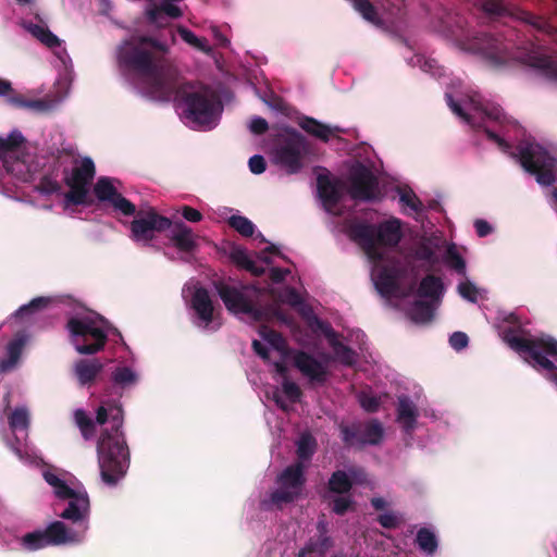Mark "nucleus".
<instances>
[{
	"mask_svg": "<svg viewBox=\"0 0 557 557\" xmlns=\"http://www.w3.org/2000/svg\"><path fill=\"white\" fill-rule=\"evenodd\" d=\"M172 226V221L159 214L153 208L148 211H139L131 222V237L136 243L148 245L156 238V233H161Z\"/></svg>",
	"mask_w": 557,
	"mask_h": 557,
	"instance_id": "f8f14e48",
	"label": "nucleus"
},
{
	"mask_svg": "<svg viewBox=\"0 0 557 557\" xmlns=\"http://www.w3.org/2000/svg\"><path fill=\"white\" fill-rule=\"evenodd\" d=\"M308 325L313 331H320L325 336L327 342L332 337H334L335 334H337V332L332 327V325L329 322L321 320L319 317H317L314 314H312L308 319Z\"/></svg>",
	"mask_w": 557,
	"mask_h": 557,
	"instance_id": "603ef678",
	"label": "nucleus"
},
{
	"mask_svg": "<svg viewBox=\"0 0 557 557\" xmlns=\"http://www.w3.org/2000/svg\"><path fill=\"white\" fill-rule=\"evenodd\" d=\"M437 305L426 300H416L410 310L409 317L416 323H428L434 318V311Z\"/></svg>",
	"mask_w": 557,
	"mask_h": 557,
	"instance_id": "473e14b6",
	"label": "nucleus"
},
{
	"mask_svg": "<svg viewBox=\"0 0 557 557\" xmlns=\"http://www.w3.org/2000/svg\"><path fill=\"white\" fill-rule=\"evenodd\" d=\"M294 366L311 382L323 384L327 379L326 368L312 355L304 350L295 354Z\"/></svg>",
	"mask_w": 557,
	"mask_h": 557,
	"instance_id": "412c9836",
	"label": "nucleus"
},
{
	"mask_svg": "<svg viewBox=\"0 0 557 557\" xmlns=\"http://www.w3.org/2000/svg\"><path fill=\"white\" fill-rule=\"evenodd\" d=\"M71 343L81 355H95L101 351L107 342V333L96 326L91 318H71L66 323Z\"/></svg>",
	"mask_w": 557,
	"mask_h": 557,
	"instance_id": "0eeeda50",
	"label": "nucleus"
},
{
	"mask_svg": "<svg viewBox=\"0 0 557 557\" xmlns=\"http://www.w3.org/2000/svg\"><path fill=\"white\" fill-rule=\"evenodd\" d=\"M305 465L301 461L286 467L276 479L278 488L271 493L270 499L276 506L297 500L306 484Z\"/></svg>",
	"mask_w": 557,
	"mask_h": 557,
	"instance_id": "9b49d317",
	"label": "nucleus"
},
{
	"mask_svg": "<svg viewBox=\"0 0 557 557\" xmlns=\"http://www.w3.org/2000/svg\"><path fill=\"white\" fill-rule=\"evenodd\" d=\"M111 380L116 386L127 388L137 383L138 375L128 367H116L111 374Z\"/></svg>",
	"mask_w": 557,
	"mask_h": 557,
	"instance_id": "58836bf2",
	"label": "nucleus"
},
{
	"mask_svg": "<svg viewBox=\"0 0 557 557\" xmlns=\"http://www.w3.org/2000/svg\"><path fill=\"white\" fill-rule=\"evenodd\" d=\"M371 227L367 226L364 222H352L348 226V235L355 242H358L367 256L374 262H380L384 259V255L379 250V243L374 242L371 235Z\"/></svg>",
	"mask_w": 557,
	"mask_h": 557,
	"instance_id": "aec40b11",
	"label": "nucleus"
},
{
	"mask_svg": "<svg viewBox=\"0 0 557 557\" xmlns=\"http://www.w3.org/2000/svg\"><path fill=\"white\" fill-rule=\"evenodd\" d=\"M446 101H447V104L448 107L451 109V111L460 116L461 119H463L467 123L471 124L474 126V124L472 123V119H471V115L468 114L467 112H465V110L462 109V107L457 102L455 101V99L453 98V96L450 94H446Z\"/></svg>",
	"mask_w": 557,
	"mask_h": 557,
	"instance_id": "e2e57ef3",
	"label": "nucleus"
},
{
	"mask_svg": "<svg viewBox=\"0 0 557 557\" xmlns=\"http://www.w3.org/2000/svg\"><path fill=\"white\" fill-rule=\"evenodd\" d=\"M523 62L550 81H557V60L540 50L525 54Z\"/></svg>",
	"mask_w": 557,
	"mask_h": 557,
	"instance_id": "a878e982",
	"label": "nucleus"
},
{
	"mask_svg": "<svg viewBox=\"0 0 557 557\" xmlns=\"http://www.w3.org/2000/svg\"><path fill=\"white\" fill-rule=\"evenodd\" d=\"M351 506L352 500L349 497L338 496L333 500L332 510L338 516H344Z\"/></svg>",
	"mask_w": 557,
	"mask_h": 557,
	"instance_id": "0e129e2a",
	"label": "nucleus"
},
{
	"mask_svg": "<svg viewBox=\"0 0 557 557\" xmlns=\"http://www.w3.org/2000/svg\"><path fill=\"white\" fill-rule=\"evenodd\" d=\"M103 371V363L98 358L79 359L74 364V375L81 386L92 385Z\"/></svg>",
	"mask_w": 557,
	"mask_h": 557,
	"instance_id": "393cba45",
	"label": "nucleus"
},
{
	"mask_svg": "<svg viewBox=\"0 0 557 557\" xmlns=\"http://www.w3.org/2000/svg\"><path fill=\"white\" fill-rule=\"evenodd\" d=\"M327 487L336 494H346L352 488V481L344 470H336L329 479Z\"/></svg>",
	"mask_w": 557,
	"mask_h": 557,
	"instance_id": "e433bc0d",
	"label": "nucleus"
},
{
	"mask_svg": "<svg viewBox=\"0 0 557 557\" xmlns=\"http://www.w3.org/2000/svg\"><path fill=\"white\" fill-rule=\"evenodd\" d=\"M170 48L152 36H132L116 48V63L124 76L139 78L144 94L161 101L184 103L187 120L211 125L222 111L216 94L202 84L182 82L178 71L168 59Z\"/></svg>",
	"mask_w": 557,
	"mask_h": 557,
	"instance_id": "f257e3e1",
	"label": "nucleus"
},
{
	"mask_svg": "<svg viewBox=\"0 0 557 557\" xmlns=\"http://www.w3.org/2000/svg\"><path fill=\"white\" fill-rule=\"evenodd\" d=\"M471 47L494 61L505 59L509 50V45L500 36L488 33H478L472 38Z\"/></svg>",
	"mask_w": 557,
	"mask_h": 557,
	"instance_id": "a211bd4d",
	"label": "nucleus"
},
{
	"mask_svg": "<svg viewBox=\"0 0 557 557\" xmlns=\"http://www.w3.org/2000/svg\"><path fill=\"white\" fill-rule=\"evenodd\" d=\"M213 286L225 308L232 313H245L260 321L262 312L256 307L253 297L258 288L250 284L231 285L222 280L214 281Z\"/></svg>",
	"mask_w": 557,
	"mask_h": 557,
	"instance_id": "423d86ee",
	"label": "nucleus"
},
{
	"mask_svg": "<svg viewBox=\"0 0 557 557\" xmlns=\"http://www.w3.org/2000/svg\"><path fill=\"white\" fill-rule=\"evenodd\" d=\"M21 545L24 549L29 552L49 546L42 530H35L24 534L21 539Z\"/></svg>",
	"mask_w": 557,
	"mask_h": 557,
	"instance_id": "ea45409f",
	"label": "nucleus"
},
{
	"mask_svg": "<svg viewBox=\"0 0 557 557\" xmlns=\"http://www.w3.org/2000/svg\"><path fill=\"white\" fill-rule=\"evenodd\" d=\"M25 29L46 47L53 49L61 46V40L47 26L25 23Z\"/></svg>",
	"mask_w": 557,
	"mask_h": 557,
	"instance_id": "2f4dec72",
	"label": "nucleus"
},
{
	"mask_svg": "<svg viewBox=\"0 0 557 557\" xmlns=\"http://www.w3.org/2000/svg\"><path fill=\"white\" fill-rule=\"evenodd\" d=\"M504 341L536 370H545L557 383V367L548 357H557V339L546 337H522L512 329L504 333Z\"/></svg>",
	"mask_w": 557,
	"mask_h": 557,
	"instance_id": "7ed1b4c3",
	"label": "nucleus"
},
{
	"mask_svg": "<svg viewBox=\"0 0 557 557\" xmlns=\"http://www.w3.org/2000/svg\"><path fill=\"white\" fill-rule=\"evenodd\" d=\"M416 258L418 260L425 261L430 264V267L435 265L438 262V258L435 255V251L428 245L422 244L416 251Z\"/></svg>",
	"mask_w": 557,
	"mask_h": 557,
	"instance_id": "13d9d810",
	"label": "nucleus"
},
{
	"mask_svg": "<svg viewBox=\"0 0 557 557\" xmlns=\"http://www.w3.org/2000/svg\"><path fill=\"white\" fill-rule=\"evenodd\" d=\"M63 173V182L70 188L64 195L65 203L73 206L89 205L87 199L89 186L96 175L94 161L86 157L81 161L79 165L74 166L71 172L64 170Z\"/></svg>",
	"mask_w": 557,
	"mask_h": 557,
	"instance_id": "1a4fd4ad",
	"label": "nucleus"
},
{
	"mask_svg": "<svg viewBox=\"0 0 557 557\" xmlns=\"http://www.w3.org/2000/svg\"><path fill=\"white\" fill-rule=\"evenodd\" d=\"M306 152L305 136L295 128L288 127L277 136L272 149V160L287 174H296L304 166L302 158Z\"/></svg>",
	"mask_w": 557,
	"mask_h": 557,
	"instance_id": "39448f33",
	"label": "nucleus"
},
{
	"mask_svg": "<svg viewBox=\"0 0 557 557\" xmlns=\"http://www.w3.org/2000/svg\"><path fill=\"white\" fill-rule=\"evenodd\" d=\"M228 225L244 237H250L255 233L253 223L243 215H232L228 219Z\"/></svg>",
	"mask_w": 557,
	"mask_h": 557,
	"instance_id": "49530a36",
	"label": "nucleus"
},
{
	"mask_svg": "<svg viewBox=\"0 0 557 557\" xmlns=\"http://www.w3.org/2000/svg\"><path fill=\"white\" fill-rule=\"evenodd\" d=\"M299 126L309 135L319 138L324 143H327L332 135V129L327 125L313 117L304 116L299 121Z\"/></svg>",
	"mask_w": 557,
	"mask_h": 557,
	"instance_id": "72a5a7b5",
	"label": "nucleus"
},
{
	"mask_svg": "<svg viewBox=\"0 0 557 557\" xmlns=\"http://www.w3.org/2000/svg\"><path fill=\"white\" fill-rule=\"evenodd\" d=\"M94 194L101 202H110L111 206L126 216L136 213V207L133 202L120 194L112 184V180L108 176L98 178L94 186Z\"/></svg>",
	"mask_w": 557,
	"mask_h": 557,
	"instance_id": "4468645a",
	"label": "nucleus"
},
{
	"mask_svg": "<svg viewBox=\"0 0 557 557\" xmlns=\"http://www.w3.org/2000/svg\"><path fill=\"white\" fill-rule=\"evenodd\" d=\"M360 406L370 413H374L380 409L381 401L377 397L362 394L360 396Z\"/></svg>",
	"mask_w": 557,
	"mask_h": 557,
	"instance_id": "680f3d73",
	"label": "nucleus"
},
{
	"mask_svg": "<svg viewBox=\"0 0 557 557\" xmlns=\"http://www.w3.org/2000/svg\"><path fill=\"white\" fill-rule=\"evenodd\" d=\"M317 189L326 212L337 214L335 208L343 198V183L339 180H332L329 174H319L317 177Z\"/></svg>",
	"mask_w": 557,
	"mask_h": 557,
	"instance_id": "f3484780",
	"label": "nucleus"
},
{
	"mask_svg": "<svg viewBox=\"0 0 557 557\" xmlns=\"http://www.w3.org/2000/svg\"><path fill=\"white\" fill-rule=\"evenodd\" d=\"M510 154L519 161L524 171L535 175L540 185L550 186L555 183L554 169L557 161L540 146L520 143Z\"/></svg>",
	"mask_w": 557,
	"mask_h": 557,
	"instance_id": "20e7f679",
	"label": "nucleus"
},
{
	"mask_svg": "<svg viewBox=\"0 0 557 557\" xmlns=\"http://www.w3.org/2000/svg\"><path fill=\"white\" fill-rule=\"evenodd\" d=\"M354 8L364 20L371 23H379L380 18L375 7L370 0H352Z\"/></svg>",
	"mask_w": 557,
	"mask_h": 557,
	"instance_id": "8fccbe9b",
	"label": "nucleus"
},
{
	"mask_svg": "<svg viewBox=\"0 0 557 557\" xmlns=\"http://www.w3.org/2000/svg\"><path fill=\"white\" fill-rule=\"evenodd\" d=\"M444 283L440 276L428 274L421 281L417 288V295L420 298L430 299V301L438 305L444 295Z\"/></svg>",
	"mask_w": 557,
	"mask_h": 557,
	"instance_id": "c85d7f7f",
	"label": "nucleus"
},
{
	"mask_svg": "<svg viewBox=\"0 0 557 557\" xmlns=\"http://www.w3.org/2000/svg\"><path fill=\"white\" fill-rule=\"evenodd\" d=\"M24 136L18 131L11 132L8 137H0V168L13 173L21 162Z\"/></svg>",
	"mask_w": 557,
	"mask_h": 557,
	"instance_id": "2eb2a0df",
	"label": "nucleus"
},
{
	"mask_svg": "<svg viewBox=\"0 0 557 557\" xmlns=\"http://www.w3.org/2000/svg\"><path fill=\"white\" fill-rule=\"evenodd\" d=\"M348 194L354 200L373 201L379 198V181L363 164L355 168L349 177Z\"/></svg>",
	"mask_w": 557,
	"mask_h": 557,
	"instance_id": "ddd939ff",
	"label": "nucleus"
},
{
	"mask_svg": "<svg viewBox=\"0 0 557 557\" xmlns=\"http://www.w3.org/2000/svg\"><path fill=\"white\" fill-rule=\"evenodd\" d=\"M174 0H164L161 4L150 3L145 12L147 22L158 27H163L168 18L182 16L181 9L173 3Z\"/></svg>",
	"mask_w": 557,
	"mask_h": 557,
	"instance_id": "5701e85b",
	"label": "nucleus"
},
{
	"mask_svg": "<svg viewBox=\"0 0 557 557\" xmlns=\"http://www.w3.org/2000/svg\"><path fill=\"white\" fill-rule=\"evenodd\" d=\"M248 166L251 173L262 174L267 169V162L262 156L255 154L249 159Z\"/></svg>",
	"mask_w": 557,
	"mask_h": 557,
	"instance_id": "69168bd1",
	"label": "nucleus"
},
{
	"mask_svg": "<svg viewBox=\"0 0 557 557\" xmlns=\"http://www.w3.org/2000/svg\"><path fill=\"white\" fill-rule=\"evenodd\" d=\"M333 545L329 535H317L307 542V550H313L320 555H324Z\"/></svg>",
	"mask_w": 557,
	"mask_h": 557,
	"instance_id": "3c124183",
	"label": "nucleus"
},
{
	"mask_svg": "<svg viewBox=\"0 0 557 557\" xmlns=\"http://www.w3.org/2000/svg\"><path fill=\"white\" fill-rule=\"evenodd\" d=\"M170 239L183 252H193L198 247L193 230L182 221L172 222Z\"/></svg>",
	"mask_w": 557,
	"mask_h": 557,
	"instance_id": "bb28decb",
	"label": "nucleus"
},
{
	"mask_svg": "<svg viewBox=\"0 0 557 557\" xmlns=\"http://www.w3.org/2000/svg\"><path fill=\"white\" fill-rule=\"evenodd\" d=\"M66 499H69L67 507L60 513V517L74 523H79L83 527L81 532L84 533L88 528L89 517V498L87 493L74 491V495Z\"/></svg>",
	"mask_w": 557,
	"mask_h": 557,
	"instance_id": "6ab92c4d",
	"label": "nucleus"
},
{
	"mask_svg": "<svg viewBox=\"0 0 557 557\" xmlns=\"http://www.w3.org/2000/svg\"><path fill=\"white\" fill-rule=\"evenodd\" d=\"M37 190L44 195H52L61 189V185L48 175L40 178Z\"/></svg>",
	"mask_w": 557,
	"mask_h": 557,
	"instance_id": "5fc2aeb1",
	"label": "nucleus"
},
{
	"mask_svg": "<svg viewBox=\"0 0 557 557\" xmlns=\"http://www.w3.org/2000/svg\"><path fill=\"white\" fill-rule=\"evenodd\" d=\"M283 393L290 400V403H298L302 396L300 387L292 381L284 380L282 384Z\"/></svg>",
	"mask_w": 557,
	"mask_h": 557,
	"instance_id": "4d7b16f0",
	"label": "nucleus"
},
{
	"mask_svg": "<svg viewBox=\"0 0 557 557\" xmlns=\"http://www.w3.org/2000/svg\"><path fill=\"white\" fill-rule=\"evenodd\" d=\"M329 345L333 349L336 359L345 364L351 367L356 362V352L347 345L343 344L338 339V334H335L329 342Z\"/></svg>",
	"mask_w": 557,
	"mask_h": 557,
	"instance_id": "f704fd0d",
	"label": "nucleus"
},
{
	"mask_svg": "<svg viewBox=\"0 0 557 557\" xmlns=\"http://www.w3.org/2000/svg\"><path fill=\"white\" fill-rule=\"evenodd\" d=\"M317 441L310 433H304L299 437L297 442L296 454L298 457V461H308L311 459L313 454L315 453Z\"/></svg>",
	"mask_w": 557,
	"mask_h": 557,
	"instance_id": "4c0bfd02",
	"label": "nucleus"
},
{
	"mask_svg": "<svg viewBox=\"0 0 557 557\" xmlns=\"http://www.w3.org/2000/svg\"><path fill=\"white\" fill-rule=\"evenodd\" d=\"M418 416V408L413 401L407 395L399 396L397 404V421L407 433L413 431Z\"/></svg>",
	"mask_w": 557,
	"mask_h": 557,
	"instance_id": "c756f323",
	"label": "nucleus"
},
{
	"mask_svg": "<svg viewBox=\"0 0 557 557\" xmlns=\"http://www.w3.org/2000/svg\"><path fill=\"white\" fill-rule=\"evenodd\" d=\"M341 438L348 448L363 449L380 445L384 438V428L377 419L354 421L339 424Z\"/></svg>",
	"mask_w": 557,
	"mask_h": 557,
	"instance_id": "9d476101",
	"label": "nucleus"
},
{
	"mask_svg": "<svg viewBox=\"0 0 557 557\" xmlns=\"http://www.w3.org/2000/svg\"><path fill=\"white\" fill-rule=\"evenodd\" d=\"M249 129L252 134L262 135L269 129V124L265 119L256 116L251 120Z\"/></svg>",
	"mask_w": 557,
	"mask_h": 557,
	"instance_id": "774afa93",
	"label": "nucleus"
},
{
	"mask_svg": "<svg viewBox=\"0 0 557 557\" xmlns=\"http://www.w3.org/2000/svg\"><path fill=\"white\" fill-rule=\"evenodd\" d=\"M29 339L26 331H18L7 346L8 358L0 361V372L7 373L12 371L18 363L23 349Z\"/></svg>",
	"mask_w": 557,
	"mask_h": 557,
	"instance_id": "b1692460",
	"label": "nucleus"
},
{
	"mask_svg": "<svg viewBox=\"0 0 557 557\" xmlns=\"http://www.w3.org/2000/svg\"><path fill=\"white\" fill-rule=\"evenodd\" d=\"M445 262L458 274L466 275V261L456 250L454 244L446 249Z\"/></svg>",
	"mask_w": 557,
	"mask_h": 557,
	"instance_id": "de8ad7c7",
	"label": "nucleus"
},
{
	"mask_svg": "<svg viewBox=\"0 0 557 557\" xmlns=\"http://www.w3.org/2000/svg\"><path fill=\"white\" fill-rule=\"evenodd\" d=\"M416 542L419 548L429 555L437 549V540L435 534L426 528H421L417 533Z\"/></svg>",
	"mask_w": 557,
	"mask_h": 557,
	"instance_id": "c03bdc74",
	"label": "nucleus"
},
{
	"mask_svg": "<svg viewBox=\"0 0 557 557\" xmlns=\"http://www.w3.org/2000/svg\"><path fill=\"white\" fill-rule=\"evenodd\" d=\"M404 519L395 512L381 513L377 522L385 529H396L403 523Z\"/></svg>",
	"mask_w": 557,
	"mask_h": 557,
	"instance_id": "6e6d98bb",
	"label": "nucleus"
},
{
	"mask_svg": "<svg viewBox=\"0 0 557 557\" xmlns=\"http://www.w3.org/2000/svg\"><path fill=\"white\" fill-rule=\"evenodd\" d=\"M191 307L206 325L213 321L214 308L209 292L206 288L200 287L195 290L191 297Z\"/></svg>",
	"mask_w": 557,
	"mask_h": 557,
	"instance_id": "7c9ffc66",
	"label": "nucleus"
},
{
	"mask_svg": "<svg viewBox=\"0 0 557 557\" xmlns=\"http://www.w3.org/2000/svg\"><path fill=\"white\" fill-rule=\"evenodd\" d=\"M42 531L49 546L78 543L83 539V532L67 528L62 521H53Z\"/></svg>",
	"mask_w": 557,
	"mask_h": 557,
	"instance_id": "4be33fe9",
	"label": "nucleus"
},
{
	"mask_svg": "<svg viewBox=\"0 0 557 557\" xmlns=\"http://www.w3.org/2000/svg\"><path fill=\"white\" fill-rule=\"evenodd\" d=\"M399 270L396 267L383 265L379 269L375 286L382 296L389 297L399 288Z\"/></svg>",
	"mask_w": 557,
	"mask_h": 557,
	"instance_id": "cd10ccee",
	"label": "nucleus"
},
{
	"mask_svg": "<svg viewBox=\"0 0 557 557\" xmlns=\"http://www.w3.org/2000/svg\"><path fill=\"white\" fill-rule=\"evenodd\" d=\"M75 423L81 430V433L85 440H90L95 436L96 424L92 419L83 409H77L74 412Z\"/></svg>",
	"mask_w": 557,
	"mask_h": 557,
	"instance_id": "a19ab883",
	"label": "nucleus"
},
{
	"mask_svg": "<svg viewBox=\"0 0 557 557\" xmlns=\"http://www.w3.org/2000/svg\"><path fill=\"white\" fill-rule=\"evenodd\" d=\"M471 103L473 104V109L475 111L482 112L490 120L499 123H504L507 120L503 109L499 106L490 103L484 104L480 101H476L474 98H471Z\"/></svg>",
	"mask_w": 557,
	"mask_h": 557,
	"instance_id": "37998d69",
	"label": "nucleus"
},
{
	"mask_svg": "<svg viewBox=\"0 0 557 557\" xmlns=\"http://www.w3.org/2000/svg\"><path fill=\"white\" fill-rule=\"evenodd\" d=\"M458 293L460 294V296L462 298H465L471 302L478 301V295H479L478 288L475 287L474 284H472L469 281L461 282L458 285Z\"/></svg>",
	"mask_w": 557,
	"mask_h": 557,
	"instance_id": "bf43d9fd",
	"label": "nucleus"
},
{
	"mask_svg": "<svg viewBox=\"0 0 557 557\" xmlns=\"http://www.w3.org/2000/svg\"><path fill=\"white\" fill-rule=\"evenodd\" d=\"M51 301L52 299L50 297H36L32 299L27 305H23L22 307H20L15 311L14 315L22 320H29L33 314L46 309L51 304Z\"/></svg>",
	"mask_w": 557,
	"mask_h": 557,
	"instance_id": "c9c22d12",
	"label": "nucleus"
},
{
	"mask_svg": "<svg viewBox=\"0 0 557 557\" xmlns=\"http://www.w3.org/2000/svg\"><path fill=\"white\" fill-rule=\"evenodd\" d=\"M399 202L416 213L423 211V203L411 188H398Z\"/></svg>",
	"mask_w": 557,
	"mask_h": 557,
	"instance_id": "a18cd8bd",
	"label": "nucleus"
},
{
	"mask_svg": "<svg viewBox=\"0 0 557 557\" xmlns=\"http://www.w3.org/2000/svg\"><path fill=\"white\" fill-rule=\"evenodd\" d=\"M371 227V235L374 242L382 247L394 248L403 239V222L400 219L392 216L379 224H368Z\"/></svg>",
	"mask_w": 557,
	"mask_h": 557,
	"instance_id": "dca6fc26",
	"label": "nucleus"
},
{
	"mask_svg": "<svg viewBox=\"0 0 557 557\" xmlns=\"http://www.w3.org/2000/svg\"><path fill=\"white\" fill-rule=\"evenodd\" d=\"M262 336L276 350H282L285 347V339L277 331L267 330L262 332Z\"/></svg>",
	"mask_w": 557,
	"mask_h": 557,
	"instance_id": "052dcab7",
	"label": "nucleus"
},
{
	"mask_svg": "<svg viewBox=\"0 0 557 557\" xmlns=\"http://www.w3.org/2000/svg\"><path fill=\"white\" fill-rule=\"evenodd\" d=\"M230 259L238 268L244 269V270H247L248 267L251 268L252 261H253L250 259L247 251L242 247H233L230 252Z\"/></svg>",
	"mask_w": 557,
	"mask_h": 557,
	"instance_id": "864d4df0",
	"label": "nucleus"
},
{
	"mask_svg": "<svg viewBox=\"0 0 557 557\" xmlns=\"http://www.w3.org/2000/svg\"><path fill=\"white\" fill-rule=\"evenodd\" d=\"M46 482L54 490V494L60 499H65L74 495V490L71 488L62 479L52 472L44 474Z\"/></svg>",
	"mask_w": 557,
	"mask_h": 557,
	"instance_id": "79ce46f5",
	"label": "nucleus"
},
{
	"mask_svg": "<svg viewBox=\"0 0 557 557\" xmlns=\"http://www.w3.org/2000/svg\"><path fill=\"white\" fill-rule=\"evenodd\" d=\"M469 338L463 332H455L449 337L450 346L456 350H461L468 346Z\"/></svg>",
	"mask_w": 557,
	"mask_h": 557,
	"instance_id": "338daca9",
	"label": "nucleus"
},
{
	"mask_svg": "<svg viewBox=\"0 0 557 557\" xmlns=\"http://www.w3.org/2000/svg\"><path fill=\"white\" fill-rule=\"evenodd\" d=\"M111 428L101 432L97 444L98 463L102 481L113 486L127 472L129 449L122 431L124 418L120 404L108 406Z\"/></svg>",
	"mask_w": 557,
	"mask_h": 557,
	"instance_id": "f03ea898",
	"label": "nucleus"
},
{
	"mask_svg": "<svg viewBox=\"0 0 557 557\" xmlns=\"http://www.w3.org/2000/svg\"><path fill=\"white\" fill-rule=\"evenodd\" d=\"M10 428L15 430H26L29 425V414L26 408H15L9 417Z\"/></svg>",
	"mask_w": 557,
	"mask_h": 557,
	"instance_id": "09e8293b",
	"label": "nucleus"
},
{
	"mask_svg": "<svg viewBox=\"0 0 557 557\" xmlns=\"http://www.w3.org/2000/svg\"><path fill=\"white\" fill-rule=\"evenodd\" d=\"M480 2L482 11L490 16L515 17L531 26L535 32L547 36H553L557 32V28L549 22L548 18L522 10L512 4L509 0H480Z\"/></svg>",
	"mask_w": 557,
	"mask_h": 557,
	"instance_id": "6e6552de",
	"label": "nucleus"
}]
</instances>
